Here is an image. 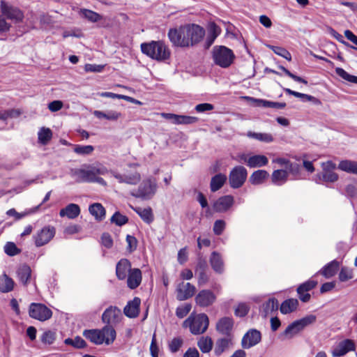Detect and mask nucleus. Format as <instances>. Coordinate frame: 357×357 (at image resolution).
Instances as JSON below:
<instances>
[{"label":"nucleus","mask_w":357,"mask_h":357,"mask_svg":"<svg viewBox=\"0 0 357 357\" xmlns=\"http://www.w3.org/2000/svg\"><path fill=\"white\" fill-rule=\"evenodd\" d=\"M195 275L197 277V283L199 286H203L206 284L209 280V276L205 271H198L195 273Z\"/></svg>","instance_id":"obj_61"},{"label":"nucleus","mask_w":357,"mask_h":357,"mask_svg":"<svg viewBox=\"0 0 357 357\" xmlns=\"http://www.w3.org/2000/svg\"><path fill=\"white\" fill-rule=\"evenodd\" d=\"M317 320L314 314H309L301 319L296 320L289 324L284 331L280 335L284 340L291 339L302 331L305 327L313 324Z\"/></svg>","instance_id":"obj_4"},{"label":"nucleus","mask_w":357,"mask_h":357,"mask_svg":"<svg viewBox=\"0 0 357 357\" xmlns=\"http://www.w3.org/2000/svg\"><path fill=\"white\" fill-rule=\"evenodd\" d=\"M168 37L174 45L178 47H189V38L187 36L185 24L178 29H171Z\"/></svg>","instance_id":"obj_9"},{"label":"nucleus","mask_w":357,"mask_h":357,"mask_svg":"<svg viewBox=\"0 0 357 357\" xmlns=\"http://www.w3.org/2000/svg\"><path fill=\"white\" fill-rule=\"evenodd\" d=\"M101 332L106 344H110L114 341L116 333L114 326L107 324L101 329Z\"/></svg>","instance_id":"obj_37"},{"label":"nucleus","mask_w":357,"mask_h":357,"mask_svg":"<svg viewBox=\"0 0 357 357\" xmlns=\"http://www.w3.org/2000/svg\"><path fill=\"white\" fill-rule=\"evenodd\" d=\"M234 322L231 318L223 317L220 319L216 324V330L221 334L227 337H232L231 330Z\"/></svg>","instance_id":"obj_20"},{"label":"nucleus","mask_w":357,"mask_h":357,"mask_svg":"<svg viewBox=\"0 0 357 357\" xmlns=\"http://www.w3.org/2000/svg\"><path fill=\"white\" fill-rule=\"evenodd\" d=\"M64 343L68 345H71L76 349L84 348L86 343L81 337L77 336L75 339L67 338L64 340Z\"/></svg>","instance_id":"obj_47"},{"label":"nucleus","mask_w":357,"mask_h":357,"mask_svg":"<svg viewBox=\"0 0 357 357\" xmlns=\"http://www.w3.org/2000/svg\"><path fill=\"white\" fill-rule=\"evenodd\" d=\"M94 150V148L91 145H86V146H81V145H77L74 151L79 155H89L91 154L93 151Z\"/></svg>","instance_id":"obj_54"},{"label":"nucleus","mask_w":357,"mask_h":357,"mask_svg":"<svg viewBox=\"0 0 357 357\" xmlns=\"http://www.w3.org/2000/svg\"><path fill=\"white\" fill-rule=\"evenodd\" d=\"M191 310V305L185 304L184 306L177 307L176 314L178 318H183Z\"/></svg>","instance_id":"obj_63"},{"label":"nucleus","mask_w":357,"mask_h":357,"mask_svg":"<svg viewBox=\"0 0 357 357\" xmlns=\"http://www.w3.org/2000/svg\"><path fill=\"white\" fill-rule=\"evenodd\" d=\"M298 301L296 298H289L284 301L280 305V312L284 314H289L296 310Z\"/></svg>","instance_id":"obj_33"},{"label":"nucleus","mask_w":357,"mask_h":357,"mask_svg":"<svg viewBox=\"0 0 357 357\" xmlns=\"http://www.w3.org/2000/svg\"><path fill=\"white\" fill-rule=\"evenodd\" d=\"M226 223L222 220H217L213 225V232L215 235H221L225 229Z\"/></svg>","instance_id":"obj_59"},{"label":"nucleus","mask_w":357,"mask_h":357,"mask_svg":"<svg viewBox=\"0 0 357 357\" xmlns=\"http://www.w3.org/2000/svg\"><path fill=\"white\" fill-rule=\"evenodd\" d=\"M342 171L349 174H357V162L349 160H342L338 165Z\"/></svg>","instance_id":"obj_38"},{"label":"nucleus","mask_w":357,"mask_h":357,"mask_svg":"<svg viewBox=\"0 0 357 357\" xmlns=\"http://www.w3.org/2000/svg\"><path fill=\"white\" fill-rule=\"evenodd\" d=\"M234 199L231 195H225L219 197L213 204L214 211L217 213H225L234 204Z\"/></svg>","instance_id":"obj_18"},{"label":"nucleus","mask_w":357,"mask_h":357,"mask_svg":"<svg viewBox=\"0 0 357 357\" xmlns=\"http://www.w3.org/2000/svg\"><path fill=\"white\" fill-rule=\"evenodd\" d=\"M183 344V340L181 337H174L169 343V349L172 353L177 352Z\"/></svg>","instance_id":"obj_52"},{"label":"nucleus","mask_w":357,"mask_h":357,"mask_svg":"<svg viewBox=\"0 0 357 357\" xmlns=\"http://www.w3.org/2000/svg\"><path fill=\"white\" fill-rule=\"evenodd\" d=\"M317 282L314 280H308L303 284H301L298 288H297V293H301V291H306L308 292L309 291L313 289Z\"/></svg>","instance_id":"obj_58"},{"label":"nucleus","mask_w":357,"mask_h":357,"mask_svg":"<svg viewBox=\"0 0 357 357\" xmlns=\"http://www.w3.org/2000/svg\"><path fill=\"white\" fill-rule=\"evenodd\" d=\"M216 300V296L213 291L208 289L201 290L195 297L197 305L206 307L213 305Z\"/></svg>","instance_id":"obj_15"},{"label":"nucleus","mask_w":357,"mask_h":357,"mask_svg":"<svg viewBox=\"0 0 357 357\" xmlns=\"http://www.w3.org/2000/svg\"><path fill=\"white\" fill-rule=\"evenodd\" d=\"M176 291L177 300L185 301L194 296L196 288L190 282H181L178 284Z\"/></svg>","instance_id":"obj_17"},{"label":"nucleus","mask_w":357,"mask_h":357,"mask_svg":"<svg viewBox=\"0 0 357 357\" xmlns=\"http://www.w3.org/2000/svg\"><path fill=\"white\" fill-rule=\"evenodd\" d=\"M335 73L338 76H340L343 79L351 83L357 84V77L349 74L343 68L339 67L336 68Z\"/></svg>","instance_id":"obj_48"},{"label":"nucleus","mask_w":357,"mask_h":357,"mask_svg":"<svg viewBox=\"0 0 357 357\" xmlns=\"http://www.w3.org/2000/svg\"><path fill=\"white\" fill-rule=\"evenodd\" d=\"M261 340V333L256 329L249 330L243 337L241 345L243 349H250Z\"/></svg>","instance_id":"obj_16"},{"label":"nucleus","mask_w":357,"mask_h":357,"mask_svg":"<svg viewBox=\"0 0 357 357\" xmlns=\"http://www.w3.org/2000/svg\"><path fill=\"white\" fill-rule=\"evenodd\" d=\"M187 36L189 38V46H193L199 43L205 34L204 29L195 24H185Z\"/></svg>","instance_id":"obj_13"},{"label":"nucleus","mask_w":357,"mask_h":357,"mask_svg":"<svg viewBox=\"0 0 357 357\" xmlns=\"http://www.w3.org/2000/svg\"><path fill=\"white\" fill-rule=\"evenodd\" d=\"M284 90L286 92V93L294 96L296 98H301L303 102L310 101L312 102L314 105H317L321 104L320 100L311 95L297 92L290 89H284Z\"/></svg>","instance_id":"obj_32"},{"label":"nucleus","mask_w":357,"mask_h":357,"mask_svg":"<svg viewBox=\"0 0 357 357\" xmlns=\"http://www.w3.org/2000/svg\"><path fill=\"white\" fill-rule=\"evenodd\" d=\"M79 13L83 17L91 22H97L102 18L100 14L88 9H81Z\"/></svg>","instance_id":"obj_44"},{"label":"nucleus","mask_w":357,"mask_h":357,"mask_svg":"<svg viewBox=\"0 0 357 357\" xmlns=\"http://www.w3.org/2000/svg\"><path fill=\"white\" fill-rule=\"evenodd\" d=\"M199 119L196 116L178 115L176 124H194L198 121Z\"/></svg>","instance_id":"obj_57"},{"label":"nucleus","mask_w":357,"mask_h":357,"mask_svg":"<svg viewBox=\"0 0 357 357\" xmlns=\"http://www.w3.org/2000/svg\"><path fill=\"white\" fill-rule=\"evenodd\" d=\"M54 227L47 226L38 231L34 236L33 239L36 247H41L49 243L55 235Z\"/></svg>","instance_id":"obj_12"},{"label":"nucleus","mask_w":357,"mask_h":357,"mask_svg":"<svg viewBox=\"0 0 357 357\" xmlns=\"http://www.w3.org/2000/svg\"><path fill=\"white\" fill-rule=\"evenodd\" d=\"M131 269L130 261L127 259H121L116 266V277L121 280L126 279Z\"/></svg>","instance_id":"obj_24"},{"label":"nucleus","mask_w":357,"mask_h":357,"mask_svg":"<svg viewBox=\"0 0 357 357\" xmlns=\"http://www.w3.org/2000/svg\"><path fill=\"white\" fill-rule=\"evenodd\" d=\"M355 349V343L353 340L349 339L344 340L338 343V344L333 349V357H340L349 351Z\"/></svg>","instance_id":"obj_19"},{"label":"nucleus","mask_w":357,"mask_h":357,"mask_svg":"<svg viewBox=\"0 0 357 357\" xmlns=\"http://www.w3.org/2000/svg\"><path fill=\"white\" fill-rule=\"evenodd\" d=\"M288 180V172L285 169L274 170L271 174L272 183L276 185H282Z\"/></svg>","instance_id":"obj_30"},{"label":"nucleus","mask_w":357,"mask_h":357,"mask_svg":"<svg viewBox=\"0 0 357 357\" xmlns=\"http://www.w3.org/2000/svg\"><path fill=\"white\" fill-rule=\"evenodd\" d=\"M112 174L121 183H125L129 185H136L141 180V176L137 172L131 174H120L112 172Z\"/></svg>","instance_id":"obj_22"},{"label":"nucleus","mask_w":357,"mask_h":357,"mask_svg":"<svg viewBox=\"0 0 357 357\" xmlns=\"http://www.w3.org/2000/svg\"><path fill=\"white\" fill-rule=\"evenodd\" d=\"M127 248L126 250L128 252L132 253L137 247V240L132 235L128 234L126 236Z\"/></svg>","instance_id":"obj_53"},{"label":"nucleus","mask_w":357,"mask_h":357,"mask_svg":"<svg viewBox=\"0 0 357 357\" xmlns=\"http://www.w3.org/2000/svg\"><path fill=\"white\" fill-rule=\"evenodd\" d=\"M128 287L131 289H135L139 286L142 282V272L139 268H132L128 275Z\"/></svg>","instance_id":"obj_23"},{"label":"nucleus","mask_w":357,"mask_h":357,"mask_svg":"<svg viewBox=\"0 0 357 357\" xmlns=\"http://www.w3.org/2000/svg\"><path fill=\"white\" fill-rule=\"evenodd\" d=\"M14 287V281L6 274L0 275V291L7 293L11 291Z\"/></svg>","instance_id":"obj_39"},{"label":"nucleus","mask_w":357,"mask_h":357,"mask_svg":"<svg viewBox=\"0 0 357 357\" xmlns=\"http://www.w3.org/2000/svg\"><path fill=\"white\" fill-rule=\"evenodd\" d=\"M38 135L39 142L45 145L52 139V132L50 128L43 127L39 130Z\"/></svg>","instance_id":"obj_46"},{"label":"nucleus","mask_w":357,"mask_h":357,"mask_svg":"<svg viewBox=\"0 0 357 357\" xmlns=\"http://www.w3.org/2000/svg\"><path fill=\"white\" fill-rule=\"evenodd\" d=\"M142 52L152 59L165 61L170 57V50L161 40L151 41L141 44Z\"/></svg>","instance_id":"obj_1"},{"label":"nucleus","mask_w":357,"mask_h":357,"mask_svg":"<svg viewBox=\"0 0 357 357\" xmlns=\"http://www.w3.org/2000/svg\"><path fill=\"white\" fill-rule=\"evenodd\" d=\"M247 176L248 171L243 166L234 167L229 174V182L231 188L234 189L241 188L245 182Z\"/></svg>","instance_id":"obj_10"},{"label":"nucleus","mask_w":357,"mask_h":357,"mask_svg":"<svg viewBox=\"0 0 357 357\" xmlns=\"http://www.w3.org/2000/svg\"><path fill=\"white\" fill-rule=\"evenodd\" d=\"M233 52L225 46H215L213 50V59L214 63L222 67L228 68L234 59Z\"/></svg>","instance_id":"obj_6"},{"label":"nucleus","mask_w":357,"mask_h":357,"mask_svg":"<svg viewBox=\"0 0 357 357\" xmlns=\"http://www.w3.org/2000/svg\"><path fill=\"white\" fill-rule=\"evenodd\" d=\"M232 338L233 337L226 336L225 337L217 340L214 349L215 355L220 356L223 352L229 349V348L232 344Z\"/></svg>","instance_id":"obj_28"},{"label":"nucleus","mask_w":357,"mask_h":357,"mask_svg":"<svg viewBox=\"0 0 357 357\" xmlns=\"http://www.w3.org/2000/svg\"><path fill=\"white\" fill-rule=\"evenodd\" d=\"M278 300L274 298H270L266 302L263 303L260 309V314L263 317L266 318L273 312L278 310Z\"/></svg>","instance_id":"obj_26"},{"label":"nucleus","mask_w":357,"mask_h":357,"mask_svg":"<svg viewBox=\"0 0 357 357\" xmlns=\"http://www.w3.org/2000/svg\"><path fill=\"white\" fill-rule=\"evenodd\" d=\"M247 136L266 143L272 142L274 139L272 135L269 133L255 132L250 131L248 132Z\"/></svg>","instance_id":"obj_43"},{"label":"nucleus","mask_w":357,"mask_h":357,"mask_svg":"<svg viewBox=\"0 0 357 357\" xmlns=\"http://www.w3.org/2000/svg\"><path fill=\"white\" fill-rule=\"evenodd\" d=\"M208 325V317L204 313L191 314L183 322V327H188L193 335H200L205 333Z\"/></svg>","instance_id":"obj_3"},{"label":"nucleus","mask_w":357,"mask_h":357,"mask_svg":"<svg viewBox=\"0 0 357 357\" xmlns=\"http://www.w3.org/2000/svg\"><path fill=\"white\" fill-rule=\"evenodd\" d=\"M322 172L317 174L314 181L317 183H335L339 178L338 174L335 172L336 165L331 160L324 162L321 164Z\"/></svg>","instance_id":"obj_5"},{"label":"nucleus","mask_w":357,"mask_h":357,"mask_svg":"<svg viewBox=\"0 0 357 357\" xmlns=\"http://www.w3.org/2000/svg\"><path fill=\"white\" fill-rule=\"evenodd\" d=\"M89 213L94 216L97 220H102L105 216V209L100 203H94L89 207Z\"/></svg>","instance_id":"obj_36"},{"label":"nucleus","mask_w":357,"mask_h":357,"mask_svg":"<svg viewBox=\"0 0 357 357\" xmlns=\"http://www.w3.org/2000/svg\"><path fill=\"white\" fill-rule=\"evenodd\" d=\"M197 346L203 353H208L212 349L213 341L209 337H202L198 341Z\"/></svg>","instance_id":"obj_45"},{"label":"nucleus","mask_w":357,"mask_h":357,"mask_svg":"<svg viewBox=\"0 0 357 357\" xmlns=\"http://www.w3.org/2000/svg\"><path fill=\"white\" fill-rule=\"evenodd\" d=\"M55 340V333L48 331L43 333L41 337V341L47 344H52Z\"/></svg>","instance_id":"obj_62"},{"label":"nucleus","mask_w":357,"mask_h":357,"mask_svg":"<svg viewBox=\"0 0 357 357\" xmlns=\"http://www.w3.org/2000/svg\"><path fill=\"white\" fill-rule=\"evenodd\" d=\"M268 162L266 156L264 155H255L250 157L247 161V165L250 168H256L266 166Z\"/></svg>","instance_id":"obj_31"},{"label":"nucleus","mask_w":357,"mask_h":357,"mask_svg":"<svg viewBox=\"0 0 357 357\" xmlns=\"http://www.w3.org/2000/svg\"><path fill=\"white\" fill-rule=\"evenodd\" d=\"M338 267V261L333 260L322 268L321 274L326 278H331L336 273Z\"/></svg>","instance_id":"obj_42"},{"label":"nucleus","mask_w":357,"mask_h":357,"mask_svg":"<svg viewBox=\"0 0 357 357\" xmlns=\"http://www.w3.org/2000/svg\"><path fill=\"white\" fill-rule=\"evenodd\" d=\"M209 262L215 273L221 274L224 272V261L219 252H213L210 256Z\"/></svg>","instance_id":"obj_25"},{"label":"nucleus","mask_w":357,"mask_h":357,"mask_svg":"<svg viewBox=\"0 0 357 357\" xmlns=\"http://www.w3.org/2000/svg\"><path fill=\"white\" fill-rule=\"evenodd\" d=\"M269 174L267 171L259 169L255 171L250 176L249 181L252 185H259L264 182L268 177Z\"/></svg>","instance_id":"obj_34"},{"label":"nucleus","mask_w":357,"mask_h":357,"mask_svg":"<svg viewBox=\"0 0 357 357\" xmlns=\"http://www.w3.org/2000/svg\"><path fill=\"white\" fill-rule=\"evenodd\" d=\"M243 98L245 99L251 105L264 107L266 100L257 99L250 96H244Z\"/></svg>","instance_id":"obj_64"},{"label":"nucleus","mask_w":357,"mask_h":357,"mask_svg":"<svg viewBox=\"0 0 357 357\" xmlns=\"http://www.w3.org/2000/svg\"><path fill=\"white\" fill-rule=\"evenodd\" d=\"M80 214V208L76 204H69L59 211L61 217L66 216L69 219H75Z\"/></svg>","instance_id":"obj_27"},{"label":"nucleus","mask_w":357,"mask_h":357,"mask_svg":"<svg viewBox=\"0 0 357 357\" xmlns=\"http://www.w3.org/2000/svg\"><path fill=\"white\" fill-rule=\"evenodd\" d=\"M21 112L19 109H11L3 111V116H1V120L6 121L8 119L17 118L20 116Z\"/></svg>","instance_id":"obj_60"},{"label":"nucleus","mask_w":357,"mask_h":357,"mask_svg":"<svg viewBox=\"0 0 357 357\" xmlns=\"http://www.w3.org/2000/svg\"><path fill=\"white\" fill-rule=\"evenodd\" d=\"M107 169L101 165L89 166L86 169H73L70 174L73 178L78 183H93L95 174H105Z\"/></svg>","instance_id":"obj_2"},{"label":"nucleus","mask_w":357,"mask_h":357,"mask_svg":"<svg viewBox=\"0 0 357 357\" xmlns=\"http://www.w3.org/2000/svg\"><path fill=\"white\" fill-rule=\"evenodd\" d=\"M121 311L116 306L107 308L102 314V321L108 325L114 326L121 321Z\"/></svg>","instance_id":"obj_14"},{"label":"nucleus","mask_w":357,"mask_h":357,"mask_svg":"<svg viewBox=\"0 0 357 357\" xmlns=\"http://www.w3.org/2000/svg\"><path fill=\"white\" fill-rule=\"evenodd\" d=\"M17 273L20 282L24 285H26L31 275V270L30 267L25 264L22 265L18 268Z\"/></svg>","instance_id":"obj_41"},{"label":"nucleus","mask_w":357,"mask_h":357,"mask_svg":"<svg viewBox=\"0 0 357 357\" xmlns=\"http://www.w3.org/2000/svg\"><path fill=\"white\" fill-rule=\"evenodd\" d=\"M227 181V176L223 174H218L211 178L210 188L211 192H216L220 190Z\"/></svg>","instance_id":"obj_35"},{"label":"nucleus","mask_w":357,"mask_h":357,"mask_svg":"<svg viewBox=\"0 0 357 357\" xmlns=\"http://www.w3.org/2000/svg\"><path fill=\"white\" fill-rule=\"evenodd\" d=\"M156 190L157 183L155 179L149 178L144 180L139 185L138 189L131 192L130 194L135 197L149 200L155 195Z\"/></svg>","instance_id":"obj_7"},{"label":"nucleus","mask_w":357,"mask_h":357,"mask_svg":"<svg viewBox=\"0 0 357 357\" xmlns=\"http://www.w3.org/2000/svg\"><path fill=\"white\" fill-rule=\"evenodd\" d=\"M354 277L353 271L348 267H342L339 273V279L341 282H346L352 279Z\"/></svg>","instance_id":"obj_51"},{"label":"nucleus","mask_w":357,"mask_h":357,"mask_svg":"<svg viewBox=\"0 0 357 357\" xmlns=\"http://www.w3.org/2000/svg\"><path fill=\"white\" fill-rule=\"evenodd\" d=\"M83 335L96 344H101L105 340L104 336L102 335L101 330H85L83 332Z\"/></svg>","instance_id":"obj_29"},{"label":"nucleus","mask_w":357,"mask_h":357,"mask_svg":"<svg viewBox=\"0 0 357 357\" xmlns=\"http://www.w3.org/2000/svg\"><path fill=\"white\" fill-rule=\"evenodd\" d=\"M4 251L9 256H15L20 252V250L13 242H8L5 245Z\"/></svg>","instance_id":"obj_55"},{"label":"nucleus","mask_w":357,"mask_h":357,"mask_svg":"<svg viewBox=\"0 0 357 357\" xmlns=\"http://www.w3.org/2000/svg\"><path fill=\"white\" fill-rule=\"evenodd\" d=\"M29 315L32 319L45 321L52 317V311L43 303H31L29 307Z\"/></svg>","instance_id":"obj_8"},{"label":"nucleus","mask_w":357,"mask_h":357,"mask_svg":"<svg viewBox=\"0 0 357 357\" xmlns=\"http://www.w3.org/2000/svg\"><path fill=\"white\" fill-rule=\"evenodd\" d=\"M140 303L141 301L137 297H135L132 301H129L123 309L125 315L130 318L137 317L139 312Z\"/></svg>","instance_id":"obj_21"},{"label":"nucleus","mask_w":357,"mask_h":357,"mask_svg":"<svg viewBox=\"0 0 357 357\" xmlns=\"http://www.w3.org/2000/svg\"><path fill=\"white\" fill-rule=\"evenodd\" d=\"M111 222L115 223L118 226H122L128 221V217L122 215L119 212H116L110 219Z\"/></svg>","instance_id":"obj_49"},{"label":"nucleus","mask_w":357,"mask_h":357,"mask_svg":"<svg viewBox=\"0 0 357 357\" xmlns=\"http://www.w3.org/2000/svg\"><path fill=\"white\" fill-rule=\"evenodd\" d=\"M268 47L276 54L281 56L282 57L286 59L288 61H290L291 59V54L284 48L273 45H269Z\"/></svg>","instance_id":"obj_50"},{"label":"nucleus","mask_w":357,"mask_h":357,"mask_svg":"<svg viewBox=\"0 0 357 357\" xmlns=\"http://www.w3.org/2000/svg\"><path fill=\"white\" fill-rule=\"evenodd\" d=\"M0 10L2 15L6 16L7 19L15 22H20L24 18V14L19 8L8 4L4 0L1 1Z\"/></svg>","instance_id":"obj_11"},{"label":"nucleus","mask_w":357,"mask_h":357,"mask_svg":"<svg viewBox=\"0 0 357 357\" xmlns=\"http://www.w3.org/2000/svg\"><path fill=\"white\" fill-rule=\"evenodd\" d=\"M134 211L139 215V217L147 224H150L153 221V214L151 208L148 207L142 208L137 207Z\"/></svg>","instance_id":"obj_40"},{"label":"nucleus","mask_w":357,"mask_h":357,"mask_svg":"<svg viewBox=\"0 0 357 357\" xmlns=\"http://www.w3.org/2000/svg\"><path fill=\"white\" fill-rule=\"evenodd\" d=\"M250 307L245 303H239L235 309V315L240 317L246 316L249 312Z\"/></svg>","instance_id":"obj_56"}]
</instances>
